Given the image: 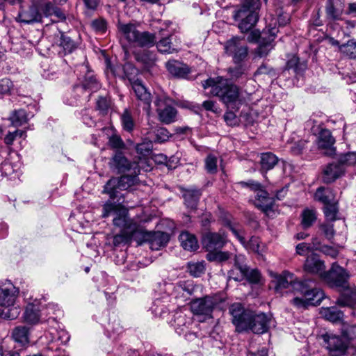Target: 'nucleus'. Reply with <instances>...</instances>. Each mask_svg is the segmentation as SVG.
I'll return each instance as SVG.
<instances>
[{"label": "nucleus", "instance_id": "obj_1", "mask_svg": "<svg viewBox=\"0 0 356 356\" xmlns=\"http://www.w3.org/2000/svg\"><path fill=\"white\" fill-rule=\"evenodd\" d=\"M273 282L277 293H282L284 290L286 292L300 293L302 298L296 297L291 302L297 308L306 309L309 306L318 305L325 298L324 292L318 288H313L312 280L305 279L300 280L296 278L293 273L283 271L281 274H273Z\"/></svg>", "mask_w": 356, "mask_h": 356}, {"label": "nucleus", "instance_id": "obj_2", "mask_svg": "<svg viewBox=\"0 0 356 356\" xmlns=\"http://www.w3.org/2000/svg\"><path fill=\"white\" fill-rule=\"evenodd\" d=\"M202 87L204 89L210 88L211 95L218 97L227 109L238 111L245 103L240 88L223 76L209 78L202 82Z\"/></svg>", "mask_w": 356, "mask_h": 356}, {"label": "nucleus", "instance_id": "obj_3", "mask_svg": "<svg viewBox=\"0 0 356 356\" xmlns=\"http://www.w3.org/2000/svg\"><path fill=\"white\" fill-rule=\"evenodd\" d=\"M62 314L57 305L49 303L46 305V315L50 316L47 320L48 330H46V356H65L60 346L67 342L70 337L67 332L60 328L56 320Z\"/></svg>", "mask_w": 356, "mask_h": 356}, {"label": "nucleus", "instance_id": "obj_4", "mask_svg": "<svg viewBox=\"0 0 356 356\" xmlns=\"http://www.w3.org/2000/svg\"><path fill=\"white\" fill-rule=\"evenodd\" d=\"M227 236L223 232L204 234L202 238V247L207 252L206 259L209 261L224 262L228 260L232 254L221 249L227 244Z\"/></svg>", "mask_w": 356, "mask_h": 356}, {"label": "nucleus", "instance_id": "obj_5", "mask_svg": "<svg viewBox=\"0 0 356 356\" xmlns=\"http://www.w3.org/2000/svg\"><path fill=\"white\" fill-rule=\"evenodd\" d=\"M277 29L272 28L268 30V33L263 31L261 33L259 31H252L248 40L250 42H258L259 46L254 50L256 57L263 58L268 55L269 52L273 49V41L275 38Z\"/></svg>", "mask_w": 356, "mask_h": 356}, {"label": "nucleus", "instance_id": "obj_6", "mask_svg": "<svg viewBox=\"0 0 356 356\" xmlns=\"http://www.w3.org/2000/svg\"><path fill=\"white\" fill-rule=\"evenodd\" d=\"M349 273L343 268L334 264L331 268L322 274V279L331 288L341 291L349 289Z\"/></svg>", "mask_w": 356, "mask_h": 356}, {"label": "nucleus", "instance_id": "obj_7", "mask_svg": "<svg viewBox=\"0 0 356 356\" xmlns=\"http://www.w3.org/2000/svg\"><path fill=\"white\" fill-rule=\"evenodd\" d=\"M139 174L132 171L131 175H122L120 178L110 179L104 186L102 193L108 195L111 199H115L118 190H127L138 182Z\"/></svg>", "mask_w": 356, "mask_h": 356}, {"label": "nucleus", "instance_id": "obj_8", "mask_svg": "<svg viewBox=\"0 0 356 356\" xmlns=\"http://www.w3.org/2000/svg\"><path fill=\"white\" fill-rule=\"evenodd\" d=\"M154 103L161 122L168 124L175 121L177 110L171 106L172 99L165 92L156 93Z\"/></svg>", "mask_w": 356, "mask_h": 356}, {"label": "nucleus", "instance_id": "obj_9", "mask_svg": "<svg viewBox=\"0 0 356 356\" xmlns=\"http://www.w3.org/2000/svg\"><path fill=\"white\" fill-rule=\"evenodd\" d=\"M229 313L232 316V323L237 332L248 330L253 313L252 311L245 309L242 304L235 302L229 306Z\"/></svg>", "mask_w": 356, "mask_h": 356}, {"label": "nucleus", "instance_id": "obj_10", "mask_svg": "<svg viewBox=\"0 0 356 356\" xmlns=\"http://www.w3.org/2000/svg\"><path fill=\"white\" fill-rule=\"evenodd\" d=\"M259 10L241 7L235 13L234 17L235 20L240 21L238 26L242 33H247L254 27L259 19Z\"/></svg>", "mask_w": 356, "mask_h": 356}, {"label": "nucleus", "instance_id": "obj_11", "mask_svg": "<svg viewBox=\"0 0 356 356\" xmlns=\"http://www.w3.org/2000/svg\"><path fill=\"white\" fill-rule=\"evenodd\" d=\"M138 239L148 242L152 250H159L166 245L169 241V235L163 232H148L140 227L138 232Z\"/></svg>", "mask_w": 356, "mask_h": 356}, {"label": "nucleus", "instance_id": "obj_12", "mask_svg": "<svg viewBox=\"0 0 356 356\" xmlns=\"http://www.w3.org/2000/svg\"><path fill=\"white\" fill-rule=\"evenodd\" d=\"M225 50L228 56L232 57L236 64L243 62L248 54L247 45L243 44L241 40L237 37L232 38L226 42Z\"/></svg>", "mask_w": 356, "mask_h": 356}, {"label": "nucleus", "instance_id": "obj_13", "mask_svg": "<svg viewBox=\"0 0 356 356\" xmlns=\"http://www.w3.org/2000/svg\"><path fill=\"white\" fill-rule=\"evenodd\" d=\"M323 345L328 350L331 356H341L348 348V341L345 337L332 334L322 335Z\"/></svg>", "mask_w": 356, "mask_h": 356}, {"label": "nucleus", "instance_id": "obj_14", "mask_svg": "<svg viewBox=\"0 0 356 356\" xmlns=\"http://www.w3.org/2000/svg\"><path fill=\"white\" fill-rule=\"evenodd\" d=\"M44 10L42 0H33L31 6L26 10H21L18 14L19 22L24 24H31L40 22L42 13Z\"/></svg>", "mask_w": 356, "mask_h": 356}, {"label": "nucleus", "instance_id": "obj_15", "mask_svg": "<svg viewBox=\"0 0 356 356\" xmlns=\"http://www.w3.org/2000/svg\"><path fill=\"white\" fill-rule=\"evenodd\" d=\"M113 224L114 226L120 228L122 231L134 234H138L139 229L141 227V226L129 217V211L125 207L121 209V211H118V213L113 219Z\"/></svg>", "mask_w": 356, "mask_h": 356}, {"label": "nucleus", "instance_id": "obj_16", "mask_svg": "<svg viewBox=\"0 0 356 356\" xmlns=\"http://www.w3.org/2000/svg\"><path fill=\"white\" fill-rule=\"evenodd\" d=\"M216 304V299L211 296H207L202 298L193 300L190 303V306L191 312L194 314L210 316Z\"/></svg>", "mask_w": 356, "mask_h": 356}, {"label": "nucleus", "instance_id": "obj_17", "mask_svg": "<svg viewBox=\"0 0 356 356\" xmlns=\"http://www.w3.org/2000/svg\"><path fill=\"white\" fill-rule=\"evenodd\" d=\"M144 161L140 159L138 162H129L122 152H116L112 159V165L120 172L134 171L140 173Z\"/></svg>", "mask_w": 356, "mask_h": 356}, {"label": "nucleus", "instance_id": "obj_18", "mask_svg": "<svg viewBox=\"0 0 356 356\" xmlns=\"http://www.w3.org/2000/svg\"><path fill=\"white\" fill-rule=\"evenodd\" d=\"M112 74L123 80H127L131 86L139 79H138V70L131 63H125L124 65H116L110 67Z\"/></svg>", "mask_w": 356, "mask_h": 356}, {"label": "nucleus", "instance_id": "obj_19", "mask_svg": "<svg viewBox=\"0 0 356 356\" xmlns=\"http://www.w3.org/2000/svg\"><path fill=\"white\" fill-rule=\"evenodd\" d=\"M18 293V289L10 281L2 284L0 286V305L6 307L13 306Z\"/></svg>", "mask_w": 356, "mask_h": 356}, {"label": "nucleus", "instance_id": "obj_20", "mask_svg": "<svg viewBox=\"0 0 356 356\" xmlns=\"http://www.w3.org/2000/svg\"><path fill=\"white\" fill-rule=\"evenodd\" d=\"M41 316V302L35 299L26 306L22 319L25 323L34 325L40 322Z\"/></svg>", "mask_w": 356, "mask_h": 356}, {"label": "nucleus", "instance_id": "obj_21", "mask_svg": "<svg viewBox=\"0 0 356 356\" xmlns=\"http://www.w3.org/2000/svg\"><path fill=\"white\" fill-rule=\"evenodd\" d=\"M271 317L264 313L254 314L252 313L248 330L255 334H263L268 331Z\"/></svg>", "mask_w": 356, "mask_h": 356}, {"label": "nucleus", "instance_id": "obj_22", "mask_svg": "<svg viewBox=\"0 0 356 356\" xmlns=\"http://www.w3.org/2000/svg\"><path fill=\"white\" fill-rule=\"evenodd\" d=\"M335 139L328 129H323L318 138V147L323 150V153L329 156H332L336 153V148L334 147Z\"/></svg>", "mask_w": 356, "mask_h": 356}, {"label": "nucleus", "instance_id": "obj_23", "mask_svg": "<svg viewBox=\"0 0 356 356\" xmlns=\"http://www.w3.org/2000/svg\"><path fill=\"white\" fill-rule=\"evenodd\" d=\"M168 72L175 77L186 79L191 73L189 67L178 60H172L165 63Z\"/></svg>", "mask_w": 356, "mask_h": 356}, {"label": "nucleus", "instance_id": "obj_24", "mask_svg": "<svg viewBox=\"0 0 356 356\" xmlns=\"http://www.w3.org/2000/svg\"><path fill=\"white\" fill-rule=\"evenodd\" d=\"M304 268L305 271L312 274L319 275L321 278L322 274L325 272V266L324 262L322 261L319 259V257L315 254H312L307 257L304 265Z\"/></svg>", "mask_w": 356, "mask_h": 356}, {"label": "nucleus", "instance_id": "obj_25", "mask_svg": "<svg viewBox=\"0 0 356 356\" xmlns=\"http://www.w3.org/2000/svg\"><path fill=\"white\" fill-rule=\"evenodd\" d=\"M344 168L337 162L328 164L323 170V181L330 184L344 175Z\"/></svg>", "mask_w": 356, "mask_h": 356}, {"label": "nucleus", "instance_id": "obj_26", "mask_svg": "<svg viewBox=\"0 0 356 356\" xmlns=\"http://www.w3.org/2000/svg\"><path fill=\"white\" fill-rule=\"evenodd\" d=\"M242 259L241 256L235 257V266L240 270L243 277L251 283H258L259 282L261 275L257 269H250L246 264H241L239 261Z\"/></svg>", "mask_w": 356, "mask_h": 356}, {"label": "nucleus", "instance_id": "obj_27", "mask_svg": "<svg viewBox=\"0 0 356 356\" xmlns=\"http://www.w3.org/2000/svg\"><path fill=\"white\" fill-rule=\"evenodd\" d=\"M131 87L137 99L143 103V109L146 110L149 113L151 103L150 93L147 91V89L140 80L132 84Z\"/></svg>", "mask_w": 356, "mask_h": 356}, {"label": "nucleus", "instance_id": "obj_28", "mask_svg": "<svg viewBox=\"0 0 356 356\" xmlns=\"http://www.w3.org/2000/svg\"><path fill=\"white\" fill-rule=\"evenodd\" d=\"M344 7V0H327L325 7L326 15L332 20L339 19Z\"/></svg>", "mask_w": 356, "mask_h": 356}, {"label": "nucleus", "instance_id": "obj_29", "mask_svg": "<svg viewBox=\"0 0 356 356\" xmlns=\"http://www.w3.org/2000/svg\"><path fill=\"white\" fill-rule=\"evenodd\" d=\"M159 36L161 37L159 41L156 43L158 50L164 54H172L175 51L172 47L171 42L172 35L165 29H160L159 31Z\"/></svg>", "mask_w": 356, "mask_h": 356}, {"label": "nucleus", "instance_id": "obj_30", "mask_svg": "<svg viewBox=\"0 0 356 356\" xmlns=\"http://www.w3.org/2000/svg\"><path fill=\"white\" fill-rule=\"evenodd\" d=\"M200 196L201 192L198 189L189 188L183 190L184 203L191 209H196Z\"/></svg>", "mask_w": 356, "mask_h": 356}, {"label": "nucleus", "instance_id": "obj_31", "mask_svg": "<svg viewBox=\"0 0 356 356\" xmlns=\"http://www.w3.org/2000/svg\"><path fill=\"white\" fill-rule=\"evenodd\" d=\"M179 238L184 250L195 251L199 248L197 239L195 236L188 232H182Z\"/></svg>", "mask_w": 356, "mask_h": 356}, {"label": "nucleus", "instance_id": "obj_32", "mask_svg": "<svg viewBox=\"0 0 356 356\" xmlns=\"http://www.w3.org/2000/svg\"><path fill=\"white\" fill-rule=\"evenodd\" d=\"M29 330L26 326H17L13 329L12 337L15 342L23 347L29 343Z\"/></svg>", "mask_w": 356, "mask_h": 356}, {"label": "nucleus", "instance_id": "obj_33", "mask_svg": "<svg viewBox=\"0 0 356 356\" xmlns=\"http://www.w3.org/2000/svg\"><path fill=\"white\" fill-rule=\"evenodd\" d=\"M278 162V158L272 152H264L260 155L261 171L266 172L272 170Z\"/></svg>", "mask_w": 356, "mask_h": 356}, {"label": "nucleus", "instance_id": "obj_34", "mask_svg": "<svg viewBox=\"0 0 356 356\" xmlns=\"http://www.w3.org/2000/svg\"><path fill=\"white\" fill-rule=\"evenodd\" d=\"M118 29L129 42L135 43L140 31L134 24H119Z\"/></svg>", "mask_w": 356, "mask_h": 356}, {"label": "nucleus", "instance_id": "obj_35", "mask_svg": "<svg viewBox=\"0 0 356 356\" xmlns=\"http://www.w3.org/2000/svg\"><path fill=\"white\" fill-rule=\"evenodd\" d=\"M257 192L256 195V205L258 207H260L264 211L267 212L272 209V200L268 197V193L261 189L254 191Z\"/></svg>", "mask_w": 356, "mask_h": 356}, {"label": "nucleus", "instance_id": "obj_36", "mask_svg": "<svg viewBox=\"0 0 356 356\" xmlns=\"http://www.w3.org/2000/svg\"><path fill=\"white\" fill-rule=\"evenodd\" d=\"M314 199L324 205L329 204L331 202H334V194L330 188L321 186L317 188L314 194Z\"/></svg>", "mask_w": 356, "mask_h": 356}, {"label": "nucleus", "instance_id": "obj_37", "mask_svg": "<svg viewBox=\"0 0 356 356\" xmlns=\"http://www.w3.org/2000/svg\"><path fill=\"white\" fill-rule=\"evenodd\" d=\"M58 46L63 50L64 54H70L77 47L76 43L64 33L59 32L57 35Z\"/></svg>", "mask_w": 356, "mask_h": 356}, {"label": "nucleus", "instance_id": "obj_38", "mask_svg": "<svg viewBox=\"0 0 356 356\" xmlns=\"http://www.w3.org/2000/svg\"><path fill=\"white\" fill-rule=\"evenodd\" d=\"M114 200L110 198L102 205V218H106L111 215L115 216L118 213V211L124 208L121 204L113 202Z\"/></svg>", "mask_w": 356, "mask_h": 356}, {"label": "nucleus", "instance_id": "obj_39", "mask_svg": "<svg viewBox=\"0 0 356 356\" xmlns=\"http://www.w3.org/2000/svg\"><path fill=\"white\" fill-rule=\"evenodd\" d=\"M348 290V293L341 295L337 299V304L339 306L353 307L356 304V287Z\"/></svg>", "mask_w": 356, "mask_h": 356}, {"label": "nucleus", "instance_id": "obj_40", "mask_svg": "<svg viewBox=\"0 0 356 356\" xmlns=\"http://www.w3.org/2000/svg\"><path fill=\"white\" fill-rule=\"evenodd\" d=\"M317 219L316 211L312 209H305L301 213V225L304 229L309 228Z\"/></svg>", "mask_w": 356, "mask_h": 356}, {"label": "nucleus", "instance_id": "obj_41", "mask_svg": "<svg viewBox=\"0 0 356 356\" xmlns=\"http://www.w3.org/2000/svg\"><path fill=\"white\" fill-rule=\"evenodd\" d=\"M156 43V36L154 34L150 33L147 31L140 32L137 40L135 43L141 47H151Z\"/></svg>", "mask_w": 356, "mask_h": 356}, {"label": "nucleus", "instance_id": "obj_42", "mask_svg": "<svg viewBox=\"0 0 356 356\" xmlns=\"http://www.w3.org/2000/svg\"><path fill=\"white\" fill-rule=\"evenodd\" d=\"M100 88V84L93 76H86L81 86H76V90H88V92H96Z\"/></svg>", "mask_w": 356, "mask_h": 356}, {"label": "nucleus", "instance_id": "obj_43", "mask_svg": "<svg viewBox=\"0 0 356 356\" xmlns=\"http://www.w3.org/2000/svg\"><path fill=\"white\" fill-rule=\"evenodd\" d=\"M120 122L124 131L131 133L135 127V122L131 111L128 108H125L120 115Z\"/></svg>", "mask_w": 356, "mask_h": 356}, {"label": "nucleus", "instance_id": "obj_44", "mask_svg": "<svg viewBox=\"0 0 356 356\" xmlns=\"http://www.w3.org/2000/svg\"><path fill=\"white\" fill-rule=\"evenodd\" d=\"M322 314L325 319L332 323L339 322L343 318V312L334 307L324 309Z\"/></svg>", "mask_w": 356, "mask_h": 356}, {"label": "nucleus", "instance_id": "obj_45", "mask_svg": "<svg viewBox=\"0 0 356 356\" xmlns=\"http://www.w3.org/2000/svg\"><path fill=\"white\" fill-rule=\"evenodd\" d=\"M339 51L344 56L356 60V40H349L346 43L339 46Z\"/></svg>", "mask_w": 356, "mask_h": 356}, {"label": "nucleus", "instance_id": "obj_46", "mask_svg": "<svg viewBox=\"0 0 356 356\" xmlns=\"http://www.w3.org/2000/svg\"><path fill=\"white\" fill-rule=\"evenodd\" d=\"M132 238H138V234H131L122 231L119 234H116L113 237V243L115 246H119L121 244L128 243Z\"/></svg>", "mask_w": 356, "mask_h": 356}, {"label": "nucleus", "instance_id": "obj_47", "mask_svg": "<svg viewBox=\"0 0 356 356\" xmlns=\"http://www.w3.org/2000/svg\"><path fill=\"white\" fill-rule=\"evenodd\" d=\"M11 124L15 127H19L27 121L26 113L23 109L15 111L9 118Z\"/></svg>", "mask_w": 356, "mask_h": 356}, {"label": "nucleus", "instance_id": "obj_48", "mask_svg": "<svg viewBox=\"0 0 356 356\" xmlns=\"http://www.w3.org/2000/svg\"><path fill=\"white\" fill-rule=\"evenodd\" d=\"M239 65L229 67L227 69V72L230 75L231 79L236 81L240 78H242L244 75L247 74L248 67L245 64L238 63Z\"/></svg>", "mask_w": 356, "mask_h": 356}, {"label": "nucleus", "instance_id": "obj_49", "mask_svg": "<svg viewBox=\"0 0 356 356\" xmlns=\"http://www.w3.org/2000/svg\"><path fill=\"white\" fill-rule=\"evenodd\" d=\"M286 69L293 70L296 74L302 72L307 68L305 62L300 63L299 58L296 56H293L286 63Z\"/></svg>", "mask_w": 356, "mask_h": 356}, {"label": "nucleus", "instance_id": "obj_50", "mask_svg": "<svg viewBox=\"0 0 356 356\" xmlns=\"http://www.w3.org/2000/svg\"><path fill=\"white\" fill-rule=\"evenodd\" d=\"M188 270L192 276L195 277H200L205 272V262L202 261L195 263H189L188 264Z\"/></svg>", "mask_w": 356, "mask_h": 356}, {"label": "nucleus", "instance_id": "obj_51", "mask_svg": "<svg viewBox=\"0 0 356 356\" xmlns=\"http://www.w3.org/2000/svg\"><path fill=\"white\" fill-rule=\"evenodd\" d=\"M48 15L54 16L58 22L63 21L66 18L65 14L60 8L54 7L51 3H46V17Z\"/></svg>", "mask_w": 356, "mask_h": 356}, {"label": "nucleus", "instance_id": "obj_52", "mask_svg": "<svg viewBox=\"0 0 356 356\" xmlns=\"http://www.w3.org/2000/svg\"><path fill=\"white\" fill-rule=\"evenodd\" d=\"M247 250L261 254L263 251V248L261 247V241L259 238L256 236H252L250 240L245 244L243 245Z\"/></svg>", "mask_w": 356, "mask_h": 356}, {"label": "nucleus", "instance_id": "obj_53", "mask_svg": "<svg viewBox=\"0 0 356 356\" xmlns=\"http://www.w3.org/2000/svg\"><path fill=\"white\" fill-rule=\"evenodd\" d=\"M338 164L341 165L346 169V166L352 165L356 163V154L353 152H348L340 156Z\"/></svg>", "mask_w": 356, "mask_h": 356}, {"label": "nucleus", "instance_id": "obj_54", "mask_svg": "<svg viewBox=\"0 0 356 356\" xmlns=\"http://www.w3.org/2000/svg\"><path fill=\"white\" fill-rule=\"evenodd\" d=\"M154 141L159 143H162L168 140L171 137V134L168 130L165 127H158L154 130Z\"/></svg>", "mask_w": 356, "mask_h": 356}, {"label": "nucleus", "instance_id": "obj_55", "mask_svg": "<svg viewBox=\"0 0 356 356\" xmlns=\"http://www.w3.org/2000/svg\"><path fill=\"white\" fill-rule=\"evenodd\" d=\"M91 26L92 29L97 33L103 34L106 33L108 24L104 18H97L92 21Z\"/></svg>", "mask_w": 356, "mask_h": 356}, {"label": "nucleus", "instance_id": "obj_56", "mask_svg": "<svg viewBox=\"0 0 356 356\" xmlns=\"http://www.w3.org/2000/svg\"><path fill=\"white\" fill-rule=\"evenodd\" d=\"M218 159L213 154H209L205 159V168L210 174H215L218 169Z\"/></svg>", "mask_w": 356, "mask_h": 356}, {"label": "nucleus", "instance_id": "obj_57", "mask_svg": "<svg viewBox=\"0 0 356 356\" xmlns=\"http://www.w3.org/2000/svg\"><path fill=\"white\" fill-rule=\"evenodd\" d=\"M324 214L327 220L334 221L336 220L338 209L335 203L331 202L325 204L323 209Z\"/></svg>", "mask_w": 356, "mask_h": 356}, {"label": "nucleus", "instance_id": "obj_58", "mask_svg": "<svg viewBox=\"0 0 356 356\" xmlns=\"http://www.w3.org/2000/svg\"><path fill=\"white\" fill-rule=\"evenodd\" d=\"M1 312V316L3 318L8 320H13L15 319L19 314L20 311L19 309L17 307L11 306V307H4Z\"/></svg>", "mask_w": 356, "mask_h": 356}, {"label": "nucleus", "instance_id": "obj_59", "mask_svg": "<svg viewBox=\"0 0 356 356\" xmlns=\"http://www.w3.org/2000/svg\"><path fill=\"white\" fill-rule=\"evenodd\" d=\"M13 82L8 78H3L0 80V94L10 95L13 89Z\"/></svg>", "mask_w": 356, "mask_h": 356}, {"label": "nucleus", "instance_id": "obj_60", "mask_svg": "<svg viewBox=\"0 0 356 356\" xmlns=\"http://www.w3.org/2000/svg\"><path fill=\"white\" fill-rule=\"evenodd\" d=\"M236 111H227L224 114V120L227 125L234 127L238 125L239 120L238 119L235 112Z\"/></svg>", "mask_w": 356, "mask_h": 356}, {"label": "nucleus", "instance_id": "obj_61", "mask_svg": "<svg viewBox=\"0 0 356 356\" xmlns=\"http://www.w3.org/2000/svg\"><path fill=\"white\" fill-rule=\"evenodd\" d=\"M136 151L141 155H147L152 149V143L151 141H143L138 144L136 147Z\"/></svg>", "mask_w": 356, "mask_h": 356}, {"label": "nucleus", "instance_id": "obj_62", "mask_svg": "<svg viewBox=\"0 0 356 356\" xmlns=\"http://www.w3.org/2000/svg\"><path fill=\"white\" fill-rule=\"evenodd\" d=\"M307 140H300L293 144L291 150L294 154H300L307 147Z\"/></svg>", "mask_w": 356, "mask_h": 356}, {"label": "nucleus", "instance_id": "obj_63", "mask_svg": "<svg viewBox=\"0 0 356 356\" xmlns=\"http://www.w3.org/2000/svg\"><path fill=\"white\" fill-rule=\"evenodd\" d=\"M177 288L185 291L188 295H192L195 291L194 285L192 281H182L177 284Z\"/></svg>", "mask_w": 356, "mask_h": 356}, {"label": "nucleus", "instance_id": "obj_64", "mask_svg": "<svg viewBox=\"0 0 356 356\" xmlns=\"http://www.w3.org/2000/svg\"><path fill=\"white\" fill-rule=\"evenodd\" d=\"M110 104L105 97H99L97 101V108L102 115L107 113Z\"/></svg>", "mask_w": 356, "mask_h": 356}]
</instances>
